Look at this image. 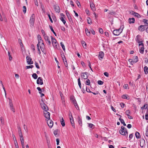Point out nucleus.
Masks as SVG:
<instances>
[{"label":"nucleus","instance_id":"f257e3e1","mask_svg":"<svg viewBox=\"0 0 148 148\" xmlns=\"http://www.w3.org/2000/svg\"><path fill=\"white\" fill-rule=\"evenodd\" d=\"M122 27V26H121L120 27V28L119 29L114 30L113 32L114 35L115 36L119 35L122 32L123 28V27H122V28H121Z\"/></svg>","mask_w":148,"mask_h":148},{"label":"nucleus","instance_id":"f03ea898","mask_svg":"<svg viewBox=\"0 0 148 148\" xmlns=\"http://www.w3.org/2000/svg\"><path fill=\"white\" fill-rule=\"evenodd\" d=\"M138 46L139 47V52L141 54H143L144 50V44L143 43H139Z\"/></svg>","mask_w":148,"mask_h":148},{"label":"nucleus","instance_id":"7ed1b4c3","mask_svg":"<svg viewBox=\"0 0 148 148\" xmlns=\"http://www.w3.org/2000/svg\"><path fill=\"white\" fill-rule=\"evenodd\" d=\"M141 36L140 35H137L135 38V40L138 43H142L143 40L141 38Z\"/></svg>","mask_w":148,"mask_h":148},{"label":"nucleus","instance_id":"20e7f679","mask_svg":"<svg viewBox=\"0 0 148 148\" xmlns=\"http://www.w3.org/2000/svg\"><path fill=\"white\" fill-rule=\"evenodd\" d=\"M51 41L54 47L56 49H58L57 47V45L58 44L57 43V41L56 39L51 36Z\"/></svg>","mask_w":148,"mask_h":148},{"label":"nucleus","instance_id":"39448f33","mask_svg":"<svg viewBox=\"0 0 148 148\" xmlns=\"http://www.w3.org/2000/svg\"><path fill=\"white\" fill-rule=\"evenodd\" d=\"M42 101H43L42 100ZM40 104L41 108L43 110L46 111L48 110L49 109L48 107L43 102H42V103H40Z\"/></svg>","mask_w":148,"mask_h":148},{"label":"nucleus","instance_id":"423d86ee","mask_svg":"<svg viewBox=\"0 0 148 148\" xmlns=\"http://www.w3.org/2000/svg\"><path fill=\"white\" fill-rule=\"evenodd\" d=\"M9 105L10 109L11 110L13 111L14 112H15L14 108L13 107V105L12 103V100L11 99L9 98Z\"/></svg>","mask_w":148,"mask_h":148},{"label":"nucleus","instance_id":"0eeeda50","mask_svg":"<svg viewBox=\"0 0 148 148\" xmlns=\"http://www.w3.org/2000/svg\"><path fill=\"white\" fill-rule=\"evenodd\" d=\"M35 16L34 14H32L30 17L29 22L30 24L33 26L35 21Z\"/></svg>","mask_w":148,"mask_h":148},{"label":"nucleus","instance_id":"6e6552de","mask_svg":"<svg viewBox=\"0 0 148 148\" xmlns=\"http://www.w3.org/2000/svg\"><path fill=\"white\" fill-rule=\"evenodd\" d=\"M145 140L144 139H141L140 140V147H143L145 146Z\"/></svg>","mask_w":148,"mask_h":148},{"label":"nucleus","instance_id":"1a4fd4ad","mask_svg":"<svg viewBox=\"0 0 148 148\" xmlns=\"http://www.w3.org/2000/svg\"><path fill=\"white\" fill-rule=\"evenodd\" d=\"M65 17V16L63 13L60 14V19L63 23L64 24H65L66 23V21L64 20V18Z\"/></svg>","mask_w":148,"mask_h":148},{"label":"nucleus","instance_id":"9d476101","mask_svg":"<svg viewBox=\"0 0 148 148\" xmlns=\"http://www.w3.org/2000/svg\"><path fill=\"white\" fill-rule=\"evenodd\" d=\"M37 84L41 85L43 84V80L42 77H39L38 78L37 80Z\"/></svg>","mask_w":148,"mask_h":148},{"label":"nucleus","instance_id":"9b49d317","mask_svg":"<svg viewBox=\"0 0 148 148\" xmlns=\"http://www.w3.org/2000/svg\"><path fill=\"white\" fill-rule=\"evenodd\" d=\"M26 59L27 62L28 64H33V62L32 61V59L30 57L27 56L26 57Z\"/></svg>","mask_w":148,"mask_h":148},{"label":"nucleus","instance_id":"f8f14e48","mask_svg":"<svg viewBox=\"0 0 148 148\" xmlns=\"http://www.w3.org/2000/svg\"><path fill=\"white\" fill-rule=\"evenodd\" d=\"M53 8L55 11L59 13L60 11V9L59 6L55 5L53 6Z\"/></svg>","mask_w":148,"mask_h":148},{"label":"nucleus","instance_id":"ddd939ff","mask_svg":"<svg viewBox=\"0 0 148 148\" xmlns=\"http://www.w3.org/2000/svg\"><path fill=\"white\" fill-rule=\"evenodd\" d=\"M47 124L50 128H51L53 125V122L51 120L48 119L47 121Z\"/></svg>","mask_w":148,"mask_h":148},{"label":"nucleus","instance_id":"4468645a","mask_svg":"<svg viewBox=\"0 0 148 148\" xmlns=\"http://www.w3.org/2000/svg\"><path fill=\"white\" fill-rule=\"evenodd\" d=\"M45 117L47 119H49L50 118V113L47 111H45L44 112Z\"/></svg>","mask_w":148,"mask_h":148},{"label":"nucleus","instance_id":"2eb2a0df","mask_svg":"<svg viewBox=\"0 0 148 148\" xmlns=\"http://www.w3.org/2000/svg\"><path fill=\"white\" fill-rule=\"evenodd\" d=\"M44 38L45 39L47 43H48L49 45H50L51 44V42L50 40L49 39V38L48 36H44Z\"/></svg>","mask_w":148,"mask_h":148},{"label":"nucleus","instance_id":"dca6fc26","mask_svg":"<svg viewBox=\"0 0 148 148\" xmlns=\"http://www.w3.org/2000/svg\"><path fill=\"white\" fill-rule=\"evenodd\" d=\"M130 13L134 15L135 16L137 17L138 18H140L141 17L140 15L138 13L135 12L133 11H131L130 12Z\"/></svg>","mask_w":148,"mask_h":148},{"label":"nucleus","instance_id":"f3484780","mask_svg":"<svg viewBox=\"0 0 148 148\" xmlns=\"http://www.w3.org/2000/svg\"><path fill=\"white\" fill-rule=\"evenodd\" d=\"M104 56V53L102 51H100L99 52L98 56V57L100 60L102 59Z\"/></svg>","mask_w":148,"mask_h":148},{"label":"nucleus","instance_id":"a211bd4d","mask_svg":"<svg viewBox=\"0 0 148 148\" xmlns=\"http://www.w3.org/2000/svg\"><path fill=\"white\" fill-rule=\"evenodd\" d=\"M81 77L84 79H87L88 77L87 73L86 72L82 73L81 74Z\"/></svg>","mask_w":148,"mask_h":148},{"label":"nucleus","instance_id":"6ab92c4d","mask_svg":"<svg viewBox=\"0 0 148 148\" xmlns=\"http://www.w3.org/2000/svg\"><path fill=\"white\" fill-rule=\"evenodd\" d=\"M66 16H67V18H68L69 20V21L70 22L72 21V18H71L70 14L69 13L68 11L66 10Z\"/></svg>","mask_w":148,"mask_h":148},{"label":"nucleus","instance_id":"aec40b11","mask_svg":"<svg viewBox=\"0 0 148 148\" xmlns=\"http://www.w3.org/2000/svg\"><path fill=\"white\" fill-rule=\"evenodd\" d=\"M60 121L62 126H64L65 125V123L64 119L62 117H60Z\"/></svg>","mask_w":148,"mask_h":148},{"label":"nucleus","instance_id":"412c9836","mask_svg":"<svg viewBox=\"0 0 148 148\" xmlns=\"http://www.w3.org/2000/svg\"><path fill=\"white\" fill-rule=\"evenodd\" d=\"M138 29L141 32H143L145 29V26L143 25H141L139 26Z\"/></svg>","mask_w":148,"mask_h":148},{"label":"nucleus","instance_id":"4be33fe9","mask_svg":"<svg viewBox=\"0 0 148 148\" xmlns=\"http://www.w3.org/2000/svg\"><path fill=\"white\" fill-rule=\"evenodd\" d=\"M45 137L46 138V140L47 141V143L48 145V147H49V145L50 144V141L49 140V138L45 134Z\"/></svg>","mask_w":148,"mask_h":148},{"label":"nucleus","instance_id":"5701e85b","mask_svg":"<svg viewBox=\"0 0 148 148\" xmlns=\"http://www.w3.org/2000/svg\"><path fill=\"white\" fill-rule=\"evenodd\" d=\"M70 122L71 124V125H72V126L74 128H75V125L74 121H73V118H70Z\"/></svg>","mask_w":148,"mask_h":148},{"label":"nucleus","instance_id":"b1692460","mask_svg":"<svg viewBox=\"0 0 148 148\" xmlns=\"http://www.w3.org/2000/svg\"><path fill=\"white\" fill-rule=\"evenodd\" d=\"M90 5L91 9L93 11H95V5L92 2H90Z\"/></svg>","mask_w":148,"mask_h":148},{"label":"nucleus","instance_id":"393cba45","mask_svg":"<svg viewBox=\"0 0 148 148\" xmlns=\"http://www.w3.org/2000/svg\"><path fill=\"white\" fill-rule=\"evenodd\" d=\"M128 22L129 23L131 24L132 23H134L135 22V19L134 18H130L128 19Z\"/></svg>","mask_w":148,"mask_h":148},{"label":"nucleus","instance_id":"a878e982","mask_svg":"<svg viewBox=\"0 0 148 148\" xmlns=\"http://www.w3.org/2000/svg\"><path fill=\"white\" fill-rule=\"evenodd\" d=\"M77 119L78 120V122L79 123L80 125L81 126H82V119L80 118L79 116L77 118Z\"/></svg>","mask_w":148,"mask_h":148},{"label":"nucleus","instance_id":"bb28decb","mask_svg":"<svg viewBox=\"0 0 148 148\" xmlns=\"http://www.w3.org/2000/svg\"><path fill=\"white\" fill-rule=\"evenodd\" d=\"M135 135L137 138H140L141 137L140 133L137 132H136L135 134Z\"/></svg>","mask_w":148,"mask_h":148},{"label":"nucleus","instance_id":"cd10ccee","mask_svg":"<svg viewBox=\"0 0 148 148\" xmlns=\"http://www.w3.org/2000/svg\"><path fill=\"white\" fill-rule=\"evenodd\" d=\"M18 134H19V137H22V136H23L22 133V131L21 130V129L20 127H19L18 128Z\"/></svg>","mask_w":148,"mask_h":148},{"label":"nucleus","instance_id":"c85d7f7f","mask_svg":"<svg viewBox=\"0 0 148 148\" xmlns=\"http://www.w3.org/2000/svg\"><path fill=\"white\" fill-rule=\"evenodd\" d=\"M144 71L145 74L147 75L148 73V68L147 66H145L144 68Z\"/></svg>","mask_w":148,"mask_h":148},{"label":"nucleus","instance_id":"c756f323","mask_svg":"<svg viewBox=\"0 0 148 148\" xmlns=\"http://www.w3.org/2000/svg\"><path fill=\"white\" fill-rule=\"evenodd\" d=\"M122 98L123 99H129V97H128V95H123L122 96Z\"/></svg>","mask_w":148,"mask_h":148},{"label":"nucleus","instance_id":"7c9ffc66","mask_svg":"<svg viewBox=\"0 0 148 148\" xmlns=\"http://www.w3.org/2000/svg\"><path fill=\"white\" fill-rule=\"evenodd\" d=\"M119 120L120 121L121 123L122 124H123L124 126H126V124L125 123V122L123 119H121L120 118H119Z\"/></svg>","mask_w":148,"mask_h":148},{"label":"nucleus","instance_id":"2f4dec72","mask_svg":"<svg viewBox=\"0 0 148 148\" xmlns=\"http://www.w3.org/2000/svg\"><path fill=\"white\" fill-rule=\"evenodd\" d=\"M41 8L42 9V10L44 13L45 12V7L44 5H43L42 3H40Z\"/></svg>","mask_w":148,"mask_h":148},{"label":"nucleus","instance_id":"473e14b6","mask_svg":"<svg viewBox=\"0 0 148 148\" xmlns=\"http://www.w3.org/2000/svg\"><path fill=\"white\" fill-rule=\"evenodd\" d=\"M38 38V43H40L41 42H42V38L40 35H38L37 36Z\"/></svg>","mask_w":148,"mask_h":148},{"label":"nucleus","instance_id":"72a5a7b5","mask_svg":"<svg viewBox=\"0 0 148 148\" xmlns=\"http://www.w3.org/2000/svg\"><path fill=\"white\" fill-rule=\"evenodd\" d=\"M119 133L120 134L123 135L127 136L126 133H125V132L123 130H120Z\"/></svg>","mask_w":148,"mask_h":148},{"label":"nucleus","instance_id":"f704fd0d","mask_svg":"<svg viewBox=\"0 0 148 148\" xmlns=\"http://www.w3.org/2000/svg\"><path fill=\"white\" fill-rule=\"evenodd\" d=\"M85 32L86 35L88 36H89L90 34V32L87 28L85 29Z\"/></svg>","mask_w":148,"mask_h":148},{"label":"nucleus","instance_id":"c9c22d12","mask_svg":"<svg viewBox=\"0 0 148 148\" xmlns=\"http://www.w3.org/2000/svg\"><path fill=\"white\" fill-rule=\"evenodd\" d=\"M81 43L84 47L86 48V44L85 42L84 41H81Z\"/></svg>","mask_w":148,"mask_h":148},{"label":"nucleus","instance_id":"e433bc0d","mask_svg":"<svg viewBox=\"0 0 148 148\" xmlns=\"http://www.w3.org/2000/svg\"><path fill=\"white\" fill-rule=\"evenodd\" d=\"M58 130H56L54 131V134L56 137H58L59 136L58 134Z\"/></svg>","mask_w":148,"mask_h":148},{"label":"nucleus","instance_id":"4c0bfd02","mask_svg":"<svg viewBox=\"0 0 148 148\" xmlns=\"http://www.w3.org/2000/svg\"><path fill=\"white\" fill-rule=\"evenodd\" d=\"M71 99L73 104L77 102L75 99L73 97H71Z\"/></svg>","mask_w":148,"mask_h":148},{"label":"nucleus","instance_id":"58836bf2","mask_svg":"<svg viewBox=\"0 0 148 148\" xmlns=\"http://www.w3.org/2000/svg\"><path fill=\"white\" fill-rule=\"evenodd\" d=\"M134 63L137 62L138 61V58L137 56H134Z\"/></svg>","mask_w":148,"mask_h":148},{"label":"nucleus","instance_id":"ea45409f","mask_svg":"<svg viewBox=\"0 0 148 148\" xmlns=\"http://www.w3.org/2000/svg\"><path fill=\"white\" fill-rule=\"evenodd\" d=\"M87 20L88 23V24H91L92 23L91 20L90 18L88 17L87 19Z\"/></svg>","mask_w":148,"mask_h":148},{"label":"nucleus","instance_id":"a19ab883","mask_svg":"<svg viewBox=\"0 0 148 148\" xmlns=\"http://www.w3.org/2000/svg\"><path fill=\"white\" fill-rule=\"evenodd\" d=\"M8 56H9V60H12V57L11 56L10 53L9 51L8 52Z\"/></svg>","mask_w":148,"mask_h":148},{"label":"nucleus","instance_id":"79ce46f5","mask_svg":"<svg viewBox=\"0 0 148 148\" xmlns=\"http://www.w3.org/2000/svg\"><path fill=\"white\" fill-rule=\"evenodd\" d=\"M85 84L86 85H89L90 84V81L89 79H87L85 82Z\"/></svg>","mask_w":148,"mask_h":148},{"label":"nucleus","instance_id":"37998d69","mask_svg":"<svg viewBox=\"0 0 148 148\" xmlns=\"http://www.w3.org/2000/svg\"><path fill=\"white\" fill-rule=\"evenodd\" d=\"M61 46L62 47V48L64 51H65V46L63 43V42H61L60 43Z\"/></svg>","mask_w":148,"mask_h":148},{"label":"nucleus","instance_id":"c03bdc74","mask_svg":"<svg viewBox=\"0 0 148 148\" xmlns=\"http://www.w3.org/2000/svg\"><path fill=\"white\" fill-rule=\"evenodd\" d=\"M49 27H50V28L51 30V31H52V32L56 36V33H55V32L54 31V30H53V28L51 26H49Z\"/></svg>","mask_w":148,"mask_h":148},{"label":"nucleus","instance_id":"a18cd8bd","mask_svg":"<svg viewBox=\"0 0 148 148\" xmlns=\"http://www.w3.org/2000/svg\"><path fill=\"white\" fill-rule=\"evenodd\" d=\"M32 77L34 79H36L37 78L38 75L36 73H34L32 75Z\"/></svg>","mask_w":148,"mask_h":148},{"label":"nucleus","instance_id":"49530a36","mask_svg":"<svg viewBox=\"0 0 148 148\" xmlns=\"http://www.w3.org/2000/svg\"><path fill=\"white\" fill-rule=\"evenodd\" d=\"M77 81H78V84L79 86V88H80L81 89V82L80 81V79L79 78L78 79Z\"/></svg>","mask_w":148,"mask_h":148},{"label":"nucleus","instance_id":"de8ad7c7","mask_svg":"<svg viewBox=\"0 0 148 148\" xmlns=\"http://www.w3.org/2000/svg\"><path fill=\"white\" fill-rule=\"evenodd\" d=\"M62 53L61 54V56L63 60V61H64V58L65 60H66V58L65 57V56L64 55L63 52L62 51Z\"/></svg>","mask_w":148,"mask_h":148},{"label":"nucleus","instance_id":"09e8293b","mask_svg":"<svg viewBox=\"0 0 148 148\" xmlns=\"http://www.w3.org/2000/svg\"><path fill=\"white\" fill-rule=\"evenodd\" d=\"M40 49L44 53L46 54V52L44 51L45 50V47H40Z\"/></svg>","mask_w":148,"mask_h":148},{"label":"nucleus","instance_id":"8fccbe9b","mask_svg":"<svg viewBox=\"0 0 148 148\" xmlns=\"http://www.w3.org/2000/svg\"><path fill=\"white\" fill-rule=\"evenodd\" d=\"M39 43H38V44H37V49L38 51V53L39 54H40L41 53V52H40V49L39 48Z\"/></svg>","mask_w":148,"mask_h":148},{"label":"nucleus","instance_id":"3c124183","mask_svg":"<svg viewBox=\"0 0 148 148\" xmlns=\"http://www.w3.org/2000/svg\"><path fill=\"white\" fill-rule=\"evenodd\" d=\"M97 83L98 84L101 85L103 84V82L101 80H98Z\"/></svg>","mask_w":148,"mask_h":148},{"label":"nucleus","instance_id":"603ef678","mask_svg":"<svg viewBox=\"0 0 148 148\" xmlns=\"http://www.w3.org/2000/svg\"><path fill=\"white\" fill-rule=\"evenodd\" d=\"M73 104L75 106L77 109H79V106L77 102Z\"/></svg>","mask_w":148,"mask_h":148},{"label":"nucleus","instance_id":"864d4df0","mask_svg":"<svg viewBox=\"0 0 148 148\" xmlns=\"http://www.w3.org/2000/svg\"><path fill=\"white\" fill-rule=\"evenodd\" d=\"M37 89L39 91V93L40 94H41L42 92V90L40 87H38L37 88Z\"/></svg>","mask_w":148,"mask_h":148},{"label":"nucleus","instance_id":"5fc2aeb1","mask_svg":"<svg viewBox=\"0 0 148 148\" xmlns=\"http://www.w3.org/2000/svg\"><path fill=\"white\" fill-rule=\"evenodd\" d=\"M123 130L125 132V133H126L127 136L128 135V132L126 128H125Z\"/></svg>","mask_w":148,"mask_h":148},{"label":"nucleus","instance_id":"6e6d98bb","mask_svg":"<svg viewBox=\"0 0 148 148\" xmlns=\"http://www.w3.org/2000/svg\"><path fill=\"white\" fill-rule=\"evenodd\" d=\"M23 12H24L25 13H26V7L25 6H24L23 7Z\"/></svg>","mask_w":148,"mask_h":148},{"label":"nucleus","instance_id":"4d7b16f0","mask_svg":"<svg viewBox=\"0 0 148 148\" xmlns=\"http://www.w3.org/2000/svg\"><path fill=\"white\" fill-rule=\"evenodd\" d=\"M34 67V66L32 65L27 66H26V68L27 69H28L29 68H32Z\"/></svg>","mask_w":148,"mask_h":148},{"label":"nucleus","instance_id":"13d9d810","mask_svg":"<svg viewBox=\"0 0 148 148\" xmlns=\"http://www.w3.org/2000/svg\"><path fill=\"white\" fill-rule=\"evenodd\" d=\"M35 65L37 69H40V67L38 65V64L37 62H35Z\"/></svg>","mask_w":148,"mask_h":148},{"label":"nucleus","instance_id":"bf43d9fd","mask_svg":"<svg viewBox=\"0 0 148 148\" xmlns=\"http://www.w3.org/2000/svg\"><path fill=\"white\" fill-rule=\"evenodd\" d=\"M48 16L49 17V20H50V21L51 22V23H53V20L51 17L50 15L49 14H48Z\"/></svg>","mask_w":148,"mask_h":148},{"label":"nucleus","instance_id":"052dcab7","mask_svg":"<svg viewBox=\"0 0 148 148\" xmlns=\"http://www.w3.org/2000/svg\"><path fill=\"white\" fill-rule=\"evenodd\" d=\"M20 137V140L21 142V143H22L23 142H24V138L23 136L22 137Z\"/></svg>","mask_w":148,"mask_h":148},{"label":"nucleus","instance_id":"680f3d73","mask_svg":"<svg viewBox=\"0 0 148 148\" xmlns=\"http://www.w3.org/2000/svg\"><path fill=\"white\" fill-rule=\"evenodd\" d=\"M125 113L127 116L130 113V111L129 110H127L125 111Z\"/></svg>","mask_w":148,"mask_h":148},{"label":"nucleus","instance_id":"e2e57ef3","mask_svg":"<svg viewBox=\"0 0 148 148\" xmlns=\"http://www.w3.org/2000/svg\"><path fill=\"white\" fill-rule=\"evenodd\" d=\"M99 33L101 34H102L103 33V30L102 28H100L99 29Z\"/></svg>","mask_w":148,"mask_h":148},{"label":"nucleus","instance_id":"0e129e2a","mask_svg":"<svg viewBox=\"0 0 148 148\" xmlns=\"http://www.w3.org/2000/svg\"><path fill=\"white\" fill-rule=\"evenodd\" d=\"M31 47L32 49L33 50V51H35V47L34 45H33L32 44L31 45Z\"/></svg>","mask_w":148,"mask_h":148},{"label":"nucleus","instance_id":"69168bd1","mask_svg":"<svg viewBox=\"0 0 148 148\" xmlns=\"http://www.w3.org/2000/svg\"><path fill=\"white\" fill-rule=\"evenodd\" d=\"M41 32L44 36H44H47L46 35L45 32L42 29L41 31Z\"/></svg>","mask_w":148,"mask_h":148},{"label":"nucleus","instance_id":"338daca9","mask_svg":"<svg viewBox=\"0 0 148 148\" xmlns=\"http://www.w3.org/2000/svg\"><path fill=\"white\" fill-rule=\"evenodd\" d=\"M69 119H70V118H73V116H72V113H71V112H70V111L69 112Z\"/></svg>","mask_w":148,"mask_h":148},{"label":"nucleus","instance_id":"774afa93","mask_svg":"<svg viewBox=\"0 0 148 148\" xmlns=\"http://www.w3.org/2000/svg\"><path fill=\"white\" fill-rule=\"evenodd\" d=\"M120 105H121V107L122 108H123L125 106V103H120Z\"/></svg>","mask_w":148,"mask_h":148}]
</instances>
